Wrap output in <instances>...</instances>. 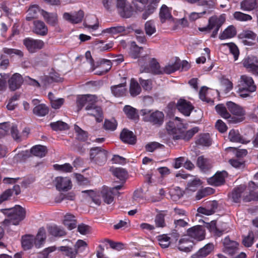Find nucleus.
<instances>
[{
  "mask_svg": "<svg viewBox=\"0 0 258 258\" xmlns=\"http://www.w3.org/2000/svg\"><path fill=\"white\" fill-rule=\"evenodd\" d=\"M0 211L7 217L3 221L6 225H18L26 216L25 210L19 205L11 208L2 209Z\"/></svg>",
  "mask_w": 258,
  "mask_h": 258,
  "instance_id": "obj_1",
  "label": "nucleus"
},
{
  "mask_svg": "<svg viewBox=\"0 0 258 258\" xmlns=\"http://www.w3.org/2000/svg\"><path fill=\"white\" fill-rule=\"evenodd\" d=\"M229 198L235 203H239L241 200L244 202L258 201V192L248 191L246 185H240L233 189Z\"/></svg>",
  "mask_w": 258,
  "mask_h": 258,
  "instance_id": "obj_2",
  "label": "nucleus"
},
{
  "mask_svg": "<svg viewBox=\"0 0 258 258\" xmlns=\"http://www.w3.org/2000/svg\"><path fill=\"white\" fill-rule=\"evenodd\" d=\"M143 116V120L149 122L156 127L161 126L164 120V114L162 111L156 110L153 111L148 109H143L141 110Z\"/></svg>",
  "mask_w": 258,
  "mask_h": 258,
  "instance_id": "obj_3",
  "label": "nucleus"
},
{
  "mask_svg": "<svg viewBox=\"0 0 258 258\" xmlns=\"http://www.w3.org/2000/svg\"><path fill=\"white\" fill-rule=\"evenodd\" d=\"M238 87V93L243 98L249 96L250 93L254 92L256 88L252 78L246 75L241 76Z\"/></svg>",
  "mask_w": 258,
  "mask_h": 258,
  "instance_id": "obj_4",
  "label": "nucleus"
},
{
  "mask_svg": "<svg viewBox=\"0 0 258 258\" xmlns=\"http://www.w3.org/2000/svg\"><path fill=\"white\" fill-rule=\"evenodd\" d=\"M225 21V18L223 15L219 16H213L209 19L208 24L207 26L199 28V30L201 32L207 31L209 32L211 30L214 29L211 36L215 38L217 36L219 29Z\"/></svg>",
  "mask_w": 258,
  "mask_h": 258,
  "instance_id": "obj_5",
  "label": "nucleus"
},
{
  "mask_svg": "<svg viewBox=\"0 0 258 258\" xmlns=\"http://www.w3.org/2000/svg\"><path fill=\"white\" fill-rule=\"evenodd\" d=\"M97 97L95 95H85L78 96L77 99V106L78 110H80L84 106L85 109H88L96 106Z\"/></svg>",
  "mask_w": 258,
  "mask_h": 258,
  "instance_id": "obj_6",
  "label": "nucleus"
},
{
  "mask_svg": "<svg viewBox=\"0 0 258 258\" xmlns=\"http://www.w3.org/2000/svg\"><path fill=\"white\" fill-rule=\"evenodd\" d=\"M107 152L100 147L92 148L90 151V157L92 161L99 165L105 164L107 160Z\"/></svg>",
  "mask_w": 258,
  "mask_h": 258,
  "instance_id": "obj_7",
  "label": "nucleus"
},
{
  "mask_svg": "<svg viewBox=\"0 0 258 258\" xmlns=\"http://www.w3.org/2000/svg\"><path fill=\"white\" fill-rule=\"evenodd\" d=\"M23 44L30 53H34L42 49L44 46V42L39 39L28 37L23 40Z\"/></svg>",
  "mask_w": 258,
  "mask_h": 258,
  "instance_id": "obj_8",
  "label": "nucleus"
},
{
  "mask_svg": "<svg viewBox=\"0 0 258 258\" xmlns=\"http://www.w3.org/2000/svg\"><path fill=\"white\" fill-rule=\"evenodd\" d=\"M116 8L121 17L128 18L132 15V9L126 0H116Z\"/></svg>",
  "mask_w": 258,
  "mask_h": 258,
  "instance_id": "obj_9",
  "label": "nucleus"
},
{
  "mask_svg": "<svg viewBox=\"0 0 258 258\" xmlns=\"http://www.w3.org/2000/svg\"><path fill=\"white\" fill-rule=\"evenodd\" d=\"M223 243L225 253L233 256L238 252V243L237 242L230 240L227 237L224 239Z\"/></svg>",
  "mask_w": 258,
  "mask_h": 258,
  "instance_id": "obj_10",
  "label": "nucleus"
},
{
  "mask_svg": "<svg viewBox=\"0 0 258 258\" xmlns=\"http://www.w3.org/2000/svg\"><path fill=\"white\" fill-rule=\"evenodd\" d=\"M215 109L217 112L223 118L225 119H229V121L230 123H236L241 122L242 119L231 116L230 114L228 112L226 107L222 104H219L215 106Z\"/></svg>",
  "mask_w": 258,
  "mask_h": 258,
  "instance_id": "obj_11",
  "label": "nucleus"
},
{
  "mask_svg": "<svg viewBox=\"0 0 258 258\" xmlns=\"http://www.w3.org/2000/svg\"><path fill=\"white\" fill-rule=\"evenodd\" d=\"M244 67L248 69L249 71L258 75V59L254 56H248L242 61Z\"/></svg>",
  "mask_w": 258,
  "mask_h": 258,
  "instance_id": "obj_12",
  "label": "nucleus"
},
{
  "mask_svg": "<svg viewBox=\"0 0 258 258\" xmlns=\"http://www.w3.org/2000/svg\"><path fill=\"white\" fill-rule=\"evenodd\" d=\"M176 107L180 112L186 116L190 115L194 107L192 104L184 99H179L176 104Z\"/></svg>",
  "mask_w": 258,
  "mask_h": 258,
  "instance_id": "obj_13",
  "label": "nucleus"
},
{
  "mask_svg": "<svg viewBox=\"0 0 258 258\" xmlns=\"http://www.w3.org/2000/svg\"><path fill=\"white\" fill-rule=\"evenodd\" d=\"M187 235L194 239L201 241L205 238V230L200 225L193 226L187 230Z\"/></svg>",
  "mask_w": 258,
  "mask_h": 258,
  "instance_id": "obj_14",
  "label": "nucleus"
},
{
  "mask_svg": "<svg viewBox=\"0 0 258 258\" xmlns=\"http://www.w3.org/2000/svg\"><path fill=\"white\" fill-rule=\"evenodd\" d=\"M199 131V128L198 126L194 127L186 132L180 129L179 130L178 135H174L173 139L174 140L182 139L184 141H188Z\"/></svg>",
  "mask_w": 258,
  "mask_h": 258,
  "instance_id": "obj_15",
  "label": "nucleus"
},
{
  "mask_svg": "<svg viewBox=\"0 0 258 258\" xmlns=\"http://www.w3.org/2000/svg\"><path fill=\"white\" fill-rule=\"evenodd\" d=\"M8 83L10 90L14 91L20 88L23 83V79L20 74L15 73L8 80Z\"/></svg>",
  "mask_w": 258,
  "mask_h": 258,
  "instance_id": "obj_16",
  "label": "nucleus"
},
{
  "mask_svg": "<svg viewBox=\"0 0 258 258\" xmlns=\"http://www.w3.org/2000/svg\"><path fill=\"white\" fill-rule=\"evenodd\" d=\"M55 186L58 190L68 191L72 188V182L69 177H57L55 179Z\"/></svg>",
  "mask_w": 258,
  "mask_h": 258,
  "instance_id": "obj_17",
  "label": "nucleus"
},
{
  "mask_svg": "<svg viewBox=\"0 0 258 258\" xmlns=\"http://www.w3.org/2000/svg\"><path fill=\"white\" fill-rule=\"evenodd\" d=\"M227 176L225 171L217 172L213 176L208 179V183L213 185L219 186L225 182V178Z\"/></svg>",
  "mask_w": 258,
  "mask_h": 258,
  "instance_id": "obj_18",
  "label": "nucleus"
},
{
  "mask_svg": "<svg viewBox=\"0 0 258 258\" xmlns=\"http://www.w3.org/2000/svg\"><path fill=\"white\" fill-rule=\"evenodd\" d=\"M32 31L38 35L44 36L47 34L48 28L43 21L35 20L33 21Z\"/></svg>",
  "mask_w": 258,
  "mask_h": 258,
  "instance_id": "obj_19",
  "label": "nucleus"
},
{
  "mask_svg": "<svg viewBox=\"0 0 258 258\" xmlns=\"http://www.w3.org/2000/svg\"><path fill=\"white\" fill-rule=\"evenodd\" d=\"M140 71L141 73H151L154 74H160L163 73V71L160 69L159 63L155 58H152L150 62L149 68L141 67Z\"/></svg>",
  "mask_w": 258,
  "mask_h": 258,
  "instance_id": "obj_20",
  "label": "nucleus"
},
{
  "mask_svg": "<svg viewBox=\"0 0 258 258\" xmlns=\"http://www.w3.org/2000/svg\"><path fill=\"white\" fill-rule=\"evenodd\" d=\"M84 16V12L82 10H79L72 14L69 13H64L63 15V18L72 23H78L82 21Z\"/></svg>",
  "mask_w": 258,
  "mask_h": 258,
  "instance_id": "obj_21",
  "label": "nucleus"
},
{
  "mask_svg": "<svg viewBox=\"0 0 258 258\" xmlns=\"http://www.w3.org/2000/svg\"><path fill=\"white\" fill-rule=\"evenodd\" d=\"M197 166L204 172H206L212 168V161L204 156H201L198 158Z\"/></svg>",
  "mask_w": 258,
  "mask_h": 258,
  "instance_id": "obj_22",
  "label": "nucleus"
},
{
  "mask_svg": "<svg viewBox=\"0 0 258 258\" xmlns=\"http://www.w3.org/2000/svg\"><path fill=\"white\" fill-rule=\"evenodd\" d=\"M121 140L125 143L134 145L136 142V137L133 133L127 129L124 128L120 135Z\"/></svg>",
  "mask_w": 258,
  "mask_h": 258,
  "instance_id": "obj_23",
  "label": "nucleus"
},
{
  "mask_svg": "<svg viewBox=\"0 0 258 258\" xmlns=\"http://www.w3.org/2000/svg\"><path fill=\"white\" fill-rule=\"evenodd\" d=\"M63 80V79L60 76V75L53 69H52L49 73V75L45 77L44 81L45 84H46L54 82H62Z\"/></svg>",
  "mask_w": 258,
  "mask_h": 258,
  "instance_id": "obj_24",
  "label": "nucleus"
},
{
  "mask_svg": "<svg viewBox=\"0 0 258 258\" xmlns=\"http://www.w3.org/2000/svg\"><path fill=\"white\" fill-rule=\"evenodd\" d=\"M228 138L230 141L232 142L246 144L250 142L249 139L243 138L238 131L235 130H231L229 132Z\"/></svg>",
  "mask_w": 258,
  "mask_h": 258,
  "instance_id": "obj_25",
  "label": "nucleus"
},
{
  "mask_svg": "<svg viewBox=\"0 0 258 258\" xmlns=\"http://www.w3.org/2000/svg\"><path fill=\"white\" fill-rule=\"evenodd\" d=\"M226 106L228 110L233 115L242 116L245 114L243 109L233 102H227L226 103Z\"/></svg>",
  "mask_w": 258,
  "mask_h": 258,
  "instance_id": "obj_26",
  "label": "nucleus"
},
{
  "mask_svg": "<svg viewBox=\"0 0 258 258\" xmlns=\"http://www.w3.org/2000/svg\"><path fill=\"white\" fill-rule=\"evenodd\" d=\"M217 202L214 201L210 202L206 208L200 207L198 209L199 213L206 215H211L213 214L218 208Z\"/></svg>",
  "mask_w": 258,
  "mask_h": 258,
  "instance_id": "obj_27",
  "label": "nucleus"
},
{
  "mask_svg": "<svg viewBox=\"0 0 258 258\" xmlns=\"http://www.w3.org/2000/svg\"><path fill=\"white\" fill-rule=\"evenodd\" d=\"M35 236L32 235H25L22 237L21 244L24 250L31 249L35 244Z\"/></svg>",
  "mask_w": 258,
  "mask_h": 258,
  "instance_id": "obj_28",
  "label": "nucleus"
},
{
  "mask_svg": "<svg viewBox=\"0 0 258 258\" xmlns=\"http://www.w3.org/2000/svg\"><path fill=\"white\" fill-rule=\"evenodd\" d=\"M123 111L128 119L135 121L139 119V116L138 110L133 107L130 105H125L123 107Z\"/></svg>",
  "mask_w": 258,
  "mask_h": 258,
  "instance_id": "obj_29",
  "label": "nucleus"
},
{
  "mask_svg": "<svg viewBox=\"0 0 258 258\" xmlns=\"http://www.w3.org/2000/svg\"><path fill=\"white\" fill-rule=\"evenodd\" d=\"M214 248V245L212 243H208L205 246L201 248L195 254L193 258H203L210 253Z\"/></svg>",
  "mask_w": 258,
  "mask_h": 258,
  "instance_id": "obj_30",
  "label": "nucleus"
},
{
  "mask_svg": "<svg viewBox=\"0 0 258 258\" xmlns=\"http://www.w3.org/2000/svg\"><path fill=\"white\" fill-rule=\"evenodd\" d=\"M258 6V0H243L240 3V9L244 11H250Z\"/></svg>",
  "mask_w": 258,
  "mask_h": 258,
  "instance_id": "obj_31",
  "label": "nucleus"
},
{
  "mask_svg": "<svg viewBox=\"0 0 258 258\" xmlns=\"http://www.w3.org/2000/svg\"><path fill=\"white\" fill-rule=\"evenodd\" d=\"M88 114L90 115L94 116L96 120L100 122L103 120V112L101 108L99 106H95L88 110Z\"/></svg>",
  "mask_w": 258,
  "mask_h": 258,
  "instance_id": "obj_32",
  "label": "nucleus"
},
{
  "mask_svg": "<svg viewBox=\"0 0 258 258\" xmlns=\"http://www.w3.org/2000/svg\"><path fill=\"white\" fill-rule=\"evenodd\" d=\"M125 85L126 83H124L111 86V93L114 96L116 97H120L123 96L126 92V89L125 88Z\"/></svg>",
  "mask_w": 258,
  "mask_h": 258,
  "instance_id": "obj_33",
  "label": "nucleus"
},
{
  "mask_svg": "<svg viewBox=\"0 0 258 258\" xmlns=\"http://www.w3.org/2000/svg\"><path fill=\"white\" fill-rule=\"evenodd\" d=\"M30 152L33 155L42 158L46 155L47 149L45 146L38 145L31 148Z\"/></svg>",
  "mask_w": 258,
  "mask_h": 258,
  "instance_id": "obj_34",
  "label": "nucleus"
},
{
  "mask_svg": "<svg viewBox=\"0 0 258 258\" xmlns=\"http://www.w3.org/2000/svg\"><path fill=\"white\" fill-rule=\"evenodd\" d=\"M198 145L209 147L212 144V141L209 134H203L199 136L196 141Z\"/></svg>",
  "mask_w": 258,
  "mask_h": 258,
  "instance_id": "obj_35",
  "label": "nucleus"
},
{
  "mask_svg": "<svg viewBox=\"0 0 258 258\" xmlns=\"http://www.w3.org/2000/svg\"><path fill=\"white\" fill-rule=\"evenodd\" d=\"M236 34V30L235 28L230 25L228 26L224 31L219 35V39L224 40L226 39L231 38L235 36Z\"/></svg>",
  "mask_w": 258,
  "mask_h": 258,
  "instance_id": "obj_36",
  "label": "nucleus"
},
{
  "mask_svg": "<svg viewBox=\"0 0 258 258\" xmlns=\"http://www.w3.org/2000/svg\"><path fill=\"white\" fill-rule=\"evenodd\" d=\"M63 224L69 230H72L76 227L77 221L74 215L67 214L64 217Z\"/></svg>",
  "mask_w": 258,
  "mask_h": 258,
  "instance_id": "obj_37",
  "label": "nucleus"
},
{
  "mask_svg": "<svg viewBox=\"0 0 258 258\" xmlns=\"http://www.w3.org/2000/svg\"><path fill=\"white\" fill-rule=\"evenodd\" d=\"M39 6L37 5H33L31 6L28 10V14L26 17V20L31 21L33 19L36 18L38 16V14H41V11Z\"/></svg>",
  "mask_w": 258,
  "mask_h": 258,
  "instance_id": "obj_38",
  "label": "nucleus"
},
{
  "mask_svg": "<svg viewBox=\"0 0 258 258\" xmlns=\"http://www.w3.org/2000/svg\"><path fill=\"white\" fill-rule=\"evenodd\" d=\"M46 232L44 227L39 228L37 234L35 237V245L36 247H39L44 242L46 239Z\"/></svg>",
  "mask_w": 258,
  "mask_h": 258,
  "instance_id": "obj_39",
  "label": "nucleus"
},
{
  "mask_svg": "<svg viewBox=\"0 0 258 258\" xmlns=\"http://www.w3.org/2000/svg\"><path fill=\"white\" fill-rule=\"evenodd\" d=\"M59 249L62 252L63 255L69 258H75L78 254V250L75 247L62 246L59 247Z\"/></svg>",
  "mask_w": 258,
  "mask_h": 258,
  "instance_id": "obj_40",
  "label": "nucleus"
},
{
  "mask_svg": "<svg viewBox=\"0 0 258 258\" xmlns=\"http://www.w3.org/2000/svg\"><path fill=\"white\" fill-rule=\"evenodd\" d=\"M41 15L47 23L51 25H55L57 21V16L55 13H49L44 10L41 11Z\"/></svg>",
  "mask_w": 258,
  "mask_h": 258,
  "instance_id": "obj_41",
  "label": "nucleus"
},
{
  "mask_svg": "<svg viewBox=\"0 0 258 258\" xmlns=\"http://www.w3.org/2000/svg\"><path fill=\"white\" fill-rule=\"evenodd\" d=\"M48 112V107L44 104L36 105L33 109V113L38 116H44Z\"/></svg>",
  "mask_w": 258,
  "mask_h": 258,
  "instance_id": "obj_42",
  "label": "nucleus"
},
{
  "mask_svg": "<svg viewBox=\"0 0 258 258\" xmlns=\"http://www.w3.org/2000/svg\"><path fill=\"white\" fill-rule=\"evenodd\" d=\"M48 231L49 233L54 236H63L66 235L65 231L62 228L56 226L52 225L48 227Z\"/></svg>",
  "mask_w": 258,
  "mask_h": 258,
  "instance_id": "obj_43",
  "label": "nucleus"
},
{
  "mask_svg": "<svg viewBox=\"0 0 258 258\" xmlns=\"http://www.w3.org/2000/svg\"><path fill=\"white\" fill-rule=\"evenodd\" d=\"M141 92V88L139 83L135 80L132 79L130 86V93L132 97H135Z\"/></svg>",
  "mask_w": 258,
  "mask_h": 258,
  "instance_id": "obj_44",
  "label": "nucleus"
},
{
  "mask_svg": "<svg viewBox=\"0 0 258 258\" xmlns=\"http://www.w3.org/2000/svg\"><path fill=\"white\" fill-rule=\"evenodd\" d=\"M160 18L162 23H164L166 20L172 18L169 8L165 5H163L160 9Z\"/></svg>",
  "mask_w": 258,
  "mask_h": 258,
  "instance_id": "obj_45",
  "label": "nucleus"
},
{
  "mask_svg": "<svg viewBox=\"0 0 258 258\" xmlns=\"http://www.w3.org/2000/svg\"><path fill=\"white\" fill-rule=\"evenodd\" d=\"M50 126L51 128L55 131H64L69 129L68 124L62 121H57L56 122H51Z\"/></svg>",
  "mask_w": 258,
  "mask_h": 258,
  "instance_id": "obj_46",
  "label": "nucleus"
},
{
  "mask_svg": "<svg viewBox=\"0 0 258 258\" xmlns=\"http://www.w3.org/2000/svg\"><path fill=\"white\" fill-rule=\"evenodd\" d=\"M145 30L146 34L148 36H151L156 31L154 22L153 21H148L145 24Z\"/></svg>",
  "mask_w": 258,
  "mask_h": 258,
  "instance_id": "obj_47",
  "label": "nucleus"
},
{
  "mask_svg": "<svg viewBox=\"0 0 258 258\" xmlns=\"http://www.w3.org/2000/svg\"><path fill=\"white\" fill-rule=\"evenodd\" d=\"M233 17L235 19L239 21H248L252 20V17L246 14L241 12H235L233 14Z\"/></svg>",
  "mask_w": 258,
  "mask_h": 258,
  "instance_id": "obj_48",
  "label": "nucleus"
},
{
  "mask_svg": "<svg viewBox=\"0 0 258 258\" xmlns=\"http://www.w3.org/2000/svg\"><path fill=\"white\" fill-rule=\"evenodd\" d=\"M53 167L55 170L60 171L63 172H71L73 170V167L69 163H65L64 164H54Z\"/></svg>",
  "mask_w": 258,
  "mask_h": 258,
  "instance_id": "obj_49",
  "label": "nucleus"
},
{
  "mask_svg": "<svg viewBox=\"0 0 258 258\" xmlns=\"http://www.w3.org/2000/svg\"><path fill=\"white\" fill-rule=\"evenodd\" d=\"M180 68V64H179V62L176 61L173 64H168L165 66L163 72L167 74H170L178 70H179Z\"/></svg>",
  "mask_w": 258,
  "mask_h": 258,
  "instance_id": "obj_50",
  "label": "nucleus"
},
{
  "mask_svg": "<svg viewBox=\"0 0 258 258\" xmlns=\"http://www.w3.org/2000/svg\"><path fill=\"white\" fill-rule=\"evenodd\" d=\"M142 49L143 47L137 46L135 42H132L130 52L131 56L134 58H138Z\"/></svg>",
  "mask_w": 258,
  "mask_h": 258,
  "instance_id": "obj_51",
  "label": "nucleus"
},
{
  "mask_svg": "<svg viewBox=\"0 0 258 258\" xmlns=\"http://www.w3.org/2000/svg\"><path fill=\"white\" fill-rule=\"evenodd\" d=\"M114 194L110 189L109 190L103 189L102 191V195L104 202L107 204H111L113 201L112 195Z\"/></svg>",
  "mask_w": 258,
  "mask_h": 258,
  "instance_id": "obj_52",
  "label": "nucleus"
},
{
  "mask_svg": "<svg viewBox=\"0 0 258 258\" xmlns=\"http://www.w3.org/2000/svg\"><path fill=\"white\" fill-rule=\"evenodd\" d=\"M113 173L114 176L120 180H124L126 175L127 171L122 168H116L113 170Z\"/></svg>",
  "mask_w": 258,
  "mask_h": 258,
  "instance_id": "obj_53",
  "label": "nucleus"
},
{
  "mask_svg": "<svg viewBox=\"0 0 258 258\" xmlns=\"http://www.w3.org/2000/svg\"><path fill=\"white\" fill-rule=\"evenodd\" d=\"M117 126L116 120L112 118L110 120L106 119L104 123V127L106 130L114 131Z\"/></svg>",
  "mask_w": 258,
  "mask_h": 258,
  "instance_id": "obj_54",
  "label": "nucleus"
},
{
  "mask_svg": "<svg viewBox=\"0 0 258 258\" xmlns=\"http://www.w3.org/2000/svg\"><path fill=\"white\" fill-rule=\"evenodd\" d=\"M155 223L156 227H164L166 226L165 222V215L162 213L157 214L155 218Z\"/></svg>",
  "mask_w": 258,
  "mask_h": 258,
  "instance_id": "obj_55",
  "label": "nucleus"
},
{
  "mask_svg": "<svg viewBox=\"0 0 258 258\" xmlns=\"http://www.w3.org/2000/svg\"><path fill=\"white\" fill-rule=\"evenodd\" d=\"M125 31V28L123 26H117L115 27H112L109 28H107L104 29L102 32V33H107L110 34H117L119 33Z\"/></svg>",
  "mask_w": 258,
  "mask_h": 258,
  "instance_id": "obj_56",
  "label": "nucleus"
},
{
  "mask_svg": "<svg viewBox=\"0 0 258 258\" xmlns=\"http://www.w3.org/2000/svg\"><path fill=\"white\" fill-rule=\"evenodd\" d=\"M254 234L252 231H250L247 236H245L242 240L243 245L246 247H250L253 243Z\"/></svg>",
  "mask_w": 258,
  "mask_h": 258,
  "instance_id": "obj_57",
  "label": "nucleus"
},
{
  "mask_svg": "<svg viewBox=\"0 0 258 258\" xmlns=\"http://www.w3.org/2000/svg\"><path fill=\"white\" fill-rule=\"evenodd\" d=\"M170 237L166 235H162L158 236V241L159 245L162 248L168 247L170 244Z\"/></svg>",
  "mask_w": 258,
  "mask_h": 258,
  "instance_id": "obj_58",
  "label": "nucleus"
},
{
  "mask_svg": "<svg viewBox=\"0 0 258 258\" xmlns=\"http://www.w3.org/2000/svg\"><path fill=\"white\" fill-rule=\"evenodd\" d=\"M201 182L199 179H194L189 181L187 184V189L191 191H196L201 185Z\"/></svg>",
  "mask_w": 258,
  "mask_h": 258,
  "instance_id": "obj_59",
  "label": "nucleus"
},
{
  "mask_svg": "<svg viewBox=\"0 0 258 258\" xmlns=\"http://www.w3.org/2000/svg\"><path fill=\"white\" fill-rule=\"evenodd\" d=\"M148 1V0H132V3L137 11L142 12Z\"/></svg>",
  "mask_w": 258,
  "mask_h": 258,
  "instance_id": "obj_60",
  "label": "nucleus"
},
{
  "mask_svg": "<svg viewBox=\"0 0 258 258\" xmlns=\"http://www.w3.org/2000/svg\"><path fill=\"white\" fill-rule=\"evenodd\" d=\"M166 130L171 134H173V136L175 135H178L180 128H177L173 121H169L166 125Z\"/></svg>",
  "mask_w": 258,
  "mask_h": 258,
  "instance_id": "obj_61",
  "label": "nucleus"
},
{
  "mask_svg": "<svg viewBox=\"0 0 258 258\" xmlns=\"http://www.w3.org/2000/svg\"><path fill=\"white\" fill-rule=\"evenodd\" d=\"M75 129L78 133L77 139L80 141H85L87 138V133L78 125H75Z\"/></svg>",
  "mask_w": 258,
  "mask_h": 258,
  "instance_id": "obj_62",
  "label": "nucleus"
},
{
  "mask_svg": "<svg viewBox=\"0 0 258 258\" xmlns=\"http://www.w3.org/2000/svg\"><path fill=\"white\" fill-rule=\"evenodd\" d=\"M163 147V145L156 142L148 143L145 146L147 151L152 152L156 149Z\"/></svg>",
  "mask_w": 258,
  "mask_h": 258,
  "instance_id": "obj_63",
  "label": "nucleus"
},
{
  "mask_svg": "<svg viewBox=\"0 0 258 258\" xmlns=\"http://www.w3.org/2000/svg\"><path fill=\"white\" fill-rule=\"evenodd\" d=\"M156 8V6H154V5L149 4L142 15V18L144 20L147 19L150 15L155 12Z\"/></svg>",
  "mask_w": 258,
  "mask_h": 258,
  "instance_id": "obj_64",
  "label": "nucleus"
}]
</instances>
